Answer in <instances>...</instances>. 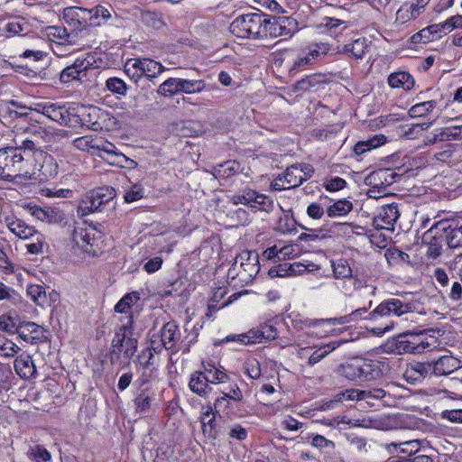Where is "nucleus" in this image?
<instances>
[{
    "label": "nucleus",
    "instance_id": "18",
    "mask_svg": "<svg viewBox=\"0 0 462 462\" xmlns=\"http://www.w3.org/2000/svg\"><path fill=\"white\" fill-rule=\"evenodd\" d=\"M161 341L166 350H171L174 354L182 349L180 346L181 333L179 326L174 321L165 323L160 331Z\"/></svg>",
    "mask_w": 462,
    "mask_h": 462
},
{
    "label": "nucleus",
    "instance_id": "43",
    "mask_svg": "<svg viewBox=\"0 0 462 462\" xmlns=\"http://www.w3.org/2000/svg\"><path fill=\"white\" fill-rule=\"evenodd\" d=\"M437 105L436 100L420 102L409 109L408 115L412 118L426 116L437 107Z\"/></svg>",
    "mask_w": 462,
    "mask_h": 462
},
{
    "label": "nucleus",
    "instance_id": "47",
    "mask_svg": "<svg viewBox=\"0 0 462 462\" xmlns=\"http://www.w3.org/2000/svg\"><path fill=\"white\" fill-rule=\"evenodd\" d=\"M421 13L412 4H403L396 13V20L405 23L410 20L416 19Z\"/></svg>",
    "mask_w": 462,
    "mask_h": 462
},
{
    "label": "nucleus",
    "instance_id": "13",
    "mask_svg": "<svg viewBox=\"0 0 462 462\" xmlns=\"http://www.w3.org/2000/svg\"><path fill=\"white\" fill-rule=\"evenodd\" d=\"M396 173L390 169H379L368 174L365 182L370 186L372 189L370 193L377 191L378 193H384L386 189L395 181Z\"/></svg>",
    "mask_w": 462,
    "mask_h": 462
},
{
    "label": "nucleus",
    "instance_id": "30",
    "mask_svg": "<svg viewBox=\"0 0 462 462\" xmlns=\"http://www.w3.org/2000/svg\"><path fill=\"white\" fill-rule=\"evenodd\" d=\"M328 82V79L325 74H311L297 81L294 86V89L297 91L307 92L311 90L312 88H318L320 85H325Z\"/></svg>",
    "mask_w": 462,
    "mask_h": 462
},
{
    "label": "nucleus",
    "instance_id": "37",
    "mask_svg": "<svg viewBox=\"0 0 462 462\" xmlns=\"http://www.w3.org/2000/svg\"><path fill=\"white\" fill-rule=\"evenodd\" d=\"M202 430L205 435L211 439H217V430L215 423V413L212 407H208L201 417Z\"/></svg>",
    "mask_w": 462,
    "mask_h": 462
},
{
    "label": "nucleus",
    "instance_id": "11",
    "mask_svg": "<svg viewBox=\"0 0 462 462\" xmlns=\"http://www.w3.org/2000/svg\"><path fill=\"white\" fill-rule=\"evenodd\" d=\"M422 243L428 246L427 255L432 259L442 254L445 244L444 236L440 231L439 222H435L423 235Z\"/></svg>",
    "mask_w": 462,
    "mask_h": 462
},
{
    "label": "nucleus",
    "instance_id": "55",
    "mask_svg": "<svg viewBox=\"0 0 462 462\" xmlns=\"http://www.w3.org/2000/svg\"><path fill=\"white\" fill-rule=\"evenodd\" d=\"M19 350L20 347L15 343L0 334V356L13 357Z\"/></svg>",
    "mask_w": 462,
    "mask_h": 462
},
{
    "label": "nucleus",
    "instance_id": "21",
    "mask_svg": "<svg viewBox=\"0 0 462 462\" xmlns=\"http://www.w3.org/2000/svg\"><path fill=\"white\" fill-rule=\"evenodd\" d=\"M241 264V282L248 283L259 273L260 264L258 260V254L255 251H243L240 254Z\"/></svg>",
    "mask_w": 462,
    "mask_h": 462
},
{
    "label": "nucleus",
    "instance_id": "4",
    "mask_svg": "<svg viewBox=\"0 0 462 462\" xmlns=\"http://www.w3.org/2000/svg\"><path fill=\"white\" fill-rule=\"evenodd\" d=\"M337 373L349 381L361 383L377 378L381 374V370L377 365L371 361L355 359L338 365Z\"/></svg>",
    "mask_w": 462,
    "mask_h": 462
},
{
    "label": "nucleus",
    "instance_id": "53",
    "mask_svg": "<svg viewBox=\"0 0 462 462\" xmlns=\"http://www.w3.org/2000/svg\"><path fill=\"white\" fill-rule=\"evenodd\" d=\"M419 446L420 444L418 440H410L401 443L392 442L383 445V447L390 452H392V448H396L397 447H402L400 452L407 454L408 456L415 455L419 450Z\"/></svg>",
    "mask_w": 462,
    "mask_h": 462
},
{
    "label": "nucleus",
    "instance_id": "64",
    "mask_svg": "<svg viewBox=\"0 0 462 462\" xmlns=\"http://www.w3.org/2000/svg\"><path fill=\"white\" fill-rule=\"evenodd\" d=\"M48 35L51 37L53 41L58 40L60 44L69 42V34L64 27L51 26L48 28Z\"/></svg>",
    "mask_w": 462,
    "mask_h": 462
},
{
    "label": "nucleus",
    "instance_id": "54",
    "mask_svg": "<svg viewBox=\"0 0 462 462\" xmlns=\"http://www.w3.org/2000/svg\"><path fill=\"white\" fill-rule=\"evenodd\" d=\"M179 78H170L158 88L157 93L163 97H172L179 93Z\"/></svg>",
    "mask_w": 462,
    "mask_h": 462
},
{
    "label": "nucleus",
    "instance_id": "31",
    "mask_svg": "<svg viewBox=\"0 0 462 462\" xmlns=\"http://www.w3.org/2000/svg\"><path fill=\"white\" fill-rule=\"evenodd\" d=\"M189 387L193 393L199 396H207L212 390L211 386L206 381L202 371H196L191 374Z\"/></svg>",
    "mask_w": 462,
    "mask_h": 462
},
{
    "label": "nucleus",
    "instance_id": "40",
    "mask_svg": "<svg viewBox=\"0 0 462 462\" xmlns=\"http://www.w3.org/2000/svg\"><path fill=\"white\" fill-rule=\"evenodd\" d=\"M153 397L149 393L148 389H140L133 400L135 411L144 413L151 410Z\"/></svg>",
    "mask_w": 462,
    "mask_h": 462
},
{
    "label": "nucleus",
    "instance_id": "56",
    "mask_svg": "<svg viewBox=\"0 0 462 462\" xmlns=\"http://www.w3.org/2000/svg\"><path fill=\"white\" fill-rule=\"evenodd\" d=\"M14 149H17V152H23V153L22 154L29 158L42 155V152L38 150L34 142L30 139L23 140L21 144L17 147H14Z\"/></svg>",
    "mask_w": 462,
    "mask_h": 462
},
{
    "label": "nucleus",
    "instance_id": "46",
    "mask_svg": "<svg viewBox=\"0 0 462 462\" xmlns=\"http://www.w3.org/2000/svg\"><path fill=\"white\" fill-rule=\"evenodd\" d=\"M331 267L333 270V276L337 280L353 277L352 269L345 259L331 261Z\"/></svg>",
    "mask_w": 462,
    "mask_h": 462
},
{
    "label": "nucleus",
    "instance_id": "39",
    "mask_svg": "<svg viewBox=\"0 0 462 462\" xmlns=\"http://www.w3.org/2000/svg\"><path fill=\"white\" fill-rule=\"evenodd\" d=\"M386 137L383 134H377L365 141H360L354 146V152L357 155H361L372 149L377 148L385 143Z\"/></svg>",
    "mask_w": 462,
    "mask_h": 462
},
{
    "label": "nucleus",
    "instance_id": "51",
    "mask_svg": "<svg viewBox=\"0 0 462 462\" xmlns=\"http://www.w3.org/2000/svg\"><path fill=\"white\" fill-rule=\"evenodd\" d=\"M27 457L33 462H50L51 459V453L42 445L30 447Z\"/></svg>",
    "mask_w": 462,
    "mask_h": 462
},
{
    "label": "nucleus",
    "instance_id": "26",
    "mask_svg": "<svg viewBox=\"0 0 462 462\" xmlns=\"http://www.w3.org/2000/svg\"><path fill=\"white\" fill-rule=\"evenodd\" d=\"M326 55L325 51H320L319 46H315L312 49H310L308 52L300 53L293 61L292 66L290 69V73L291 75L297 73L300 69H303L307 66L313 64L319 59L324 57Z\"/></svg>",
    "mask_w": 462,
    "mask_h": 462
},
{
    "label": "nucleus",
    "instance_id": "14",
    "mask_svg": "<svg viewBox=\"0 0 462 462\" xmlns=\"http://www.w3.org/2000/svg\"><path fill=\"white\" fill-rule=\"evenodd\" d=\"M432 376H448L462 368V361L452 355H443L430 360Z\"/></svg>",
    "mask_w": 462,
    "mask_h": 462
},
{
    "label": "nucleus",
    "instance_id": "60",
    "mask_svg": "<svg viewBox=\"0 0 462 462\" xmlns=\"http://www.w3.org/2000/svg\"><path fill=\"white\" fill-rule=\"evenodd\" d=\"M384 256L390 264L405 263L409 260V254L396 247H390L385 250Z\"/></svg>",
    "mask_w": 462,
    "mask_h": 462
},
{
    "label": "nucleus",
    "instance_id": "15",
    "mask_svg": "<svg viewBox=\"0 0 462 462\" xmlns=\"http://www.w3.org/2000/svg\"><path fill=\"white\" fill-rule=\"evenodd\" d=\"M400 217L396 203L382 206L376 216L373 218V226L376 229L393 230V226Z\"/></svg>",
    "mask_w": 462,
    "mask_h": 462
},
{
    "label": "nucleus",
    "instance_id": "52",
    "mask_svg": "<svg viewBox=\"0 0 462 462\" xmlns=\"http://www.w3.org/2000/svg\"><path fill=\"white\" fill-rule=\"evenodd\" d=\"M134 362L136 366H142L144 369L158 365L159 363L155 355L152 352V349H148L147 347L142 350Z\"/></svg>",
    "mask_w": 462,
    "mask_h": 462
},
{
    "label": "nucleus",
    "instance_id": "38",
    "mask_svg": "<svg viewBox=\"0 0 462 462\" xmlns=\"http://www.w3.org/2000/svg\"><path fill=\"white\" fill-rule=\"evenodd\" d=\"M202 373L210 386L211 384H225L229 380V377L226 373L219 370L213 365L204 366Z\"/></svg>",
    "mask_w": 462,
    "mask_h": 462
},
{
    "label": "nucleus",
    "instance_id": "63",
    "mask_svg": "<svg viewBox=\"0 0 462 462\" xmlns=\"http://www.w3.org/2000/svg\"><path fill=\"white\" fill-rule=\"evenodd\" d=\"M440 139H444V141L462 140V125L440 128Z\"/></svg>",
    "mask_w": 462,
    "mask_h": 462
},
{
    "label": "nucleus",
    "instance_id": "29",
    "mask_svg": "<svg viewBox=\"0 0 462 462\" xmlns=\"http://www.w3.org/2000/svg\"><path fill=\"white\" fill-rule=\"evenodd\" d=\"M368 48L369 44L367 40L364 37H360L350 43L344 44L339 49V52L346 54L356 60H360L364 58Z\"/></svg>",
    "mask_w": 462,
    "mask_h": 462
},
{
    "label": "nucleus",
    "instance_id": "28",
    "mask_svg": "<svg viewBox=\"0 0 462 462\" xmlns=\"http://www.w3.org/2000/svg\"><path fill=\"white\" fill-rule=\"evenodd\" d=\"M220 392L224 394L222 397L217 398L215 402V409L217 411L222 407L228 405V400L234 402H241L243 400V393L239 386L233 383H229L227 386H224L220 389Z\"/></svg>",
    "mask_w": 462,
    "mask_h": 462
},
{
    "label": "nucleus",
    "instance_id": "44",
    "mask_svg": "<svg viewBox=\"0 0 462 462\" xmlns=\"http://www.w3.org/2000/svg\"><path fill=\"white\" fill-rule=\"evenodd\" d=\"M106 88L116 95L117 98H121L126 96L129 86L123 79L117 77H111L106 81Z\"/></svg>",
    "mask_w": 462,
    "mask_h": 462
},
{
    "label": "nucleus",
    "instance_id": "20",
    "mask_svg": "<svg viewBox=\"0 0 462 462\" xmlns=\"http://www.w3.org/2000/svg\"><path fill=\"white\" fill-rule=\"evenodd\" d=\"M91 62L85 58H78L71 65L67 66L60 74V80L63 84H69L74 80H82L87 76V70Z\"/></svg>",
    "mask_w": 462,
    "mask_h": 462
},
{
    "label": "nucleus",
    "instance_id": "62",
    "mask_svg": "<svg viewBox=\"0 0 462 462\" xmlns=\"http://www.w3.org/2000/svg\"><path fill=\"white\" fill-rule=\"evenodd\" d=\"M139 299L140 297L137 292L127 293L116 304L115 310L119 313H125Z\"/></svg>",
    "mask_w": 462,
    "mask_h": 462
},
{
    "label": "nucleus",
    "instance_id": "12",
    "mask_svg": "<svg viewBox=\"0 0 462 462\" xmlns=\"http://www.w3.org/2000/svg\"><path fill=\"white\" fill-rule=\"evenodd\" d=\"M17 149L5 147L0 149V179L14 181L16 171L21 168L17 167L20 161H15Z\"/></svg>",
    "mask_w": 462,
    "mask_h": 462
},
{
    "label": "nucleus",
    "instance_id": "57",
    "mask_svg": "<svg viewBox=\"0 0 462 462\" xmlns=\"http://www.w3.org/2000/svg\"><path fill=\"white\" fill-rule=\"evenodd\" d=\"M359 283L360 281L358 278L350 277L347 279H341V282L336 283V286L346 297H350Z\"/></svg>",
    "mask_w": 462,
    "mask_h": 462
},
{
    "label": "nucleus",
    "instance_id": "24",
    "mask_svg": "<svg viewBox=\"0 0 462 462\" xmlns=\"http://www.w3.org/2000/svg\"><path fill=\"white\" fill-rule=\"evenodd\" d=\"M14 371L22 380H31L37 376V369L32 356L22 354L14 362Z\"/></svg>",
    "mask_w": 462,
    "mask_h": 462
},
{
    "label": "nucleus",
    "instance_id": "23",
    "mask_svg": "<svg viewBox=\"0 0 462 462\" xmlns=\"http://www.w3.org/2000/svg\"><path fill=\"white\" fill-rule=\"evenodd\" d=\"M30 212L38 220L48 224H60L65 220V214L58 208L32 206Z\"/></svg>",
    "mask_w": 462,
    "mask_h": 462
},
{
    "label": "nucleus",
    "instance_id": "48",
    "mask_svg": "<svg viewBox=\"0 0 462 462\" xmlns=\"http://www.w3.org/2000/svg\"><path fill=\"white\" fill-rule=\"evenodd\" d=\"M258 192L254 189L245 188L230 197V200L233 204H243L245 206H249L252 204L253 199L257 198Z\"/></svg>",
    "mask_w": 462,
    "mask_h": 462
},
{
    "label": "nucleus",
    "instance_id": "45",
    "mask_svg": "<svg viewBox=\"0 0 462 462\" xmlns=\"http://www.w3.org/2000/svg\"><path fill=\"white\" fill-rule=\"evenodd\" d=\"M142 59H128L124 70L130 79L137 83L142 78Z\"/></svg>",
    "mask_w": 462,
    "mask_h": 462
},
{
    "label": "nucleus",
    "instance_id": "5",
    "mask_svg": "<svg viewBox=\"0 0 462 462\" xmlns=\"http://www.w3.org/2000/svg\"><path fill=\"white\" fill-rule=\"evenodd\" d=\"M32 109L60 125L69 127L74 125L76 114L74 112V104L41 102L35 103Z\"/></svg>",
    "mask_w": 462,
    "mask_h": 462
},
{
    "label": "nucleus",
    "instance_id": "42",
    "mask_svg": "<svg viewBox=\"0 0 462 462\" xmlns=\"http://www.w3.org/2000/svg\"><path fill=\"white\" fill-rule=\"evenodd\" d=\"M353 208V204L347 199H339L328 206L327 214L329 217H344Z\"/></svg>",
    "mask_w": 462,
    "mask_h": 462
},
{
    "label": "nucleus",
    "instance_id": "22",
    "mask_svg": "<svg viewBox=\"0 0 462 462\" xmlns=\"http://www.w3.org/2000/svg\"><path fill=\"white\" fill-rule=\"evenodd\" d=\"M402 376L410 384L421 383L426 377L432 376L430 361L408 364Z\"/></svg>",
    "mask_w": 462,
    "mask_h": 462
},
{
    "label": "nucleus",
    "instance_id": "36",
    "mask_svg": "<svg viewBox=\"0 0 462 462\" xmlns=\"http://www.w3.org/2000/svg\"><path fill=\"white\" fill-rule=\"evenodd\" d=\"M241 165L236 161H226L214 167V175L216 178L227 180L228 178L238 173Z\"/></svg>",
    "mask_w": 462,
    "mask_h": 462
},
{
    "label": "nucleus",
    "instance_id": "16",
    "mask_svg": "<svg viewBox=\"0 0 462 462\" xmlns=\"http://www.w3.org/2000/svg\"><path fill=\"white\" fill-rule=\"evenodd\" d=\"M116 194V189L112 187H99L87 194L84 203L88 211L95 212L112 200Z\"/></svg>",
    "mask_w": 462,
    "mask_h": 462
},
{
    "label": "nucleus",
    "instance_id": "49",
    "mask_svg": "<svg viewBox=\"0 0 462 462\" xmlns=\"http://www.w3.org/2000/svg\"><path fill=\"white\" fill-rule=\"evenodd\" d=\"M27 295L39 306H44L47 303L46 291L43 286L39 284L28 285Z\"/></svg>",
    "mask_w": 462,
    "mask_h": 462
},
{
    "label": "nucleus",
    "instance_id": "34",
    "mask_svg": "<svg viewBox=\"0 0 462 462\" xmlns=\"http://www.w3.org/2000/svg\"><path fill=\"white\" fill-rule=\"evenodd\" d=\"M72 240L79 247L87 253H90V248L95 242L92 231L85 228L75 229L72 234Z\"/></svg>",
    "mask_w": 462,
    "mask_h": 462
},
{
    "label": "nucleus",
    "instance_id": "41",
    "mask_svg": "<svg viewBox=\"0 0 462 462\" xmlns=\"http://www.w3.org/2000/svg\"><path fill=\"white\" fill-rule=\"evenodd\" d=\"M179 93L196 94L206 89L207 84L204 80L186 79L179 78Z\"/></svg>",
    "mask_w": 462,
    "mask_h": 462
},
{
    "label": "nucleus",
    "instance_id": "1",
    "mask_svg": "<svg viewBox=\"0 0 462 462\" xmlns=\"http://www.w3.org/2000/svg\"><path fill=\"white\" fill-rule=\"evenodd\" d=\"M429 332H437L440 335L441 330L439 328H429L418 333L408 331L399 334L389 339L385 344L387 352L395 355H420L427 350L434 348L436 346L437 339L434 337H430L431 341H430L427 337V334Z\"/></svg>",
    "mask_w": 462,
    "mask_h": 462
},
{
    "label": "nucleus",
    "instance_id": "59",
    "mask_svg": "<svg viewBox=\"0 0 462 462\" xmlns=\"http://www.w3.org/2000/svg\"><path fill=\"white\" fill-rule=\"evenodd\" d=\"M141 21L148 27L159 30L164 26V23L156 13L145 11L141 14Z\"/></svg>",
    "mask_w": 462,
    "mask_h": 462
},
{
    "label": "nucleus",
    "instance_id": "33",
    "mask_svg": "<svg viewBox=\"0 0 462 462\" xmlns=\"http://www.w3.org/2000/svg\"><path fill=\"white\" fill-rule=\"evenodd\" d=\"M142 74L143 77H145L147 80L151 81L153 85L156 83L154 79L160 76L163 71L166 70V68L162 66L160 62L155 61L151 59H142Z\"/></svg>",
    "mask_w": 462,
    "mask_h": 462
},
{
    "label": "nucleus",
    "instance_id": "9",
    "mask_svg": "<svg viewBox=\"0 0 462 462\" xmlns=\"http://www.w3.org/2000/svg\"><path fill=\"white\" fill-rule=\"evenodd\" d=\"M314 168L309 163H294L286 168L282 173L287 188L294 189L312 177Z\"/></svg>",
    "mask_w": 462,
    "mask_h": 462
},
{
    "label": "nucleus",
    "instance_id": "58",
    "mask_svg": "<svg viewBox=\"0 0 462 462\" xmlns=\"http://www.w3.org/2000/svg\"><path fill=\"white\" fill-rule=\"evenodd\" d=\"M248 207L254 208V210L269 212L273 208V201L270 197L258 193L257 198L253 199L252 204H250Z\"/></svg>",
    "mask_w": 462,
    "mask_h": 462
},
{
    "label": "nucleus",
    "instance_id": "2",
    "mask_svg": "<svg viewBox=\"0 0 462 462\" xmlns=\"http://www.w3.org/2000/svg\"><path fill=\"white\" fill-rule=\"evenodd\" d=\"M137 346L138 341L133 337L132 319H129L119 328L112 339L108 354L110 363L119 365L123 368L128 366L137 351Z\"/></svg>",
    "mask_w": 462,
    "mask_h": 462
},
{
    "label": "nucleus",
    "instance_id": "61",
    "mask_svg": "<svg viewBox=\"0 0 462 462\" xmlns=\"http://www.w3.org/2000/svg\"><path fill=\"white\" fill-rule=\"evenodd\" d=\"M0 300H7L14 305L21 303L22 298L13 288L0 282Z\"/></svg>",
    "mask_w": 462,
    "mask_h": 462
},
{
    "label": "nucleus",
    "instance_id": "19",
    "mask_svg": "<svg viewBox=\"0 0 462 462\" xmlns=\"http://www.w3.org/2000/svg\"><path fill=\"white\" fill-rule=\"evenodd\" d=\"M17 335L23 341L31 345H38L48 340L45 329L34 322L20 323Z\"/></svg>",
    "mask_w": 462,
    "mask_h": 462
},
{
    "label": "nucleus",
    "instance_id": "8",
    "mask_svg": "<svg viewBox=\"0 0 462 462\" xmlns=\"http://www.w3.org/2000/svg\"><path fill=\"white\" fill-rule=\"evenodd\" d=\"M297 28V22L293 18L287 16L274 17L266 14V38L291 37Z\"/></svg>",
    "mask_w": 462,
    "mask_h": 462
},
{
    "label": "nucleus",
    "instance_id": "10",
    "mask_svg": "<svg viewBox=\"0 0 462 462\" xmlns=\"http://www.w3.org/2000/svg\"><path fill=\"white\" fill-rule=\"evenodd\" d=\"M75 122L81 124L93 130H97L100 127L99 119L104 114L101 108L95 106H79L74 104Z\"/></svg>",
    "mask_w": 462,
    "mask_h": 462
},
{
    "label": "nucleus",
    "instance_id": "6",
    "mask_svg": "<svg viewBox=\"0 0 462 462\" xmlns=\"http://www.w3.org/2000/svg\"><path fill=\"white\" fill-rule=\"evenodd\" d=\"M278 333L276 328L272 324H263L254 328L244 334L229 335L221 339L220 344L236 342L241 346L259 344L264 341L273 340Z\"/></svg>",
    "mask_w": 462,
    "mask_h": 462
},
{
    "label": "nucleus",
    "instance_id": "35",
    "mask_svg": "<svg viewBox=\"0 0 462 462\" xmlns=\"http://www.w3.org/2000/svg\"><path fill=\"white\" fill-rule=\"evenodd\" d=\"M346 341L339 340V341H331L328 344H324L317 348L309 357L308 364L311 366L320 362L327 356H328L331 352L339 347L342 344Z\"/></svg>",
    "mask_w": 462,
    "mask_h": 462
},
{
    "label": "nucleus",
    "instance_id": "17",
    "mask_svg": "<svg viewBox=\"0 0 462 462\" xmlns=\"http://www.w3.org/2000/svg\"><path fill=\"white\" fill-rule=\"evenodd\" d=\"M440 231L444 236L445 244L448 248L462 246V226L455 219L439 220Z\"/></svg>",
    "mask_w": 462,
    "mask_h": 462
},
{
    "label": "nucleus",
    "instance_id": "27",
    "mask_svg": "<svg viewBox=\"0 0 462 462\" xmlns=\"http://www.w3.org/2000/svg\"><path fill=\"white\" fill-rule=\"evenodd\" d=\"M5 223L9 230L21 239L31 238L36 233L32 226H28L24 221L13 216L6 217Z\"/></svg>",
    "mask_w": 462,
    "mask_h": 462
},
{
    "label": "nucleus",
    "instance_id": "25",
    "mask_svg": "<svg viewBox=\"0 0 462 462\" xmlns=\"http://www.w3.org/2000/svg\"><path fill=\"white\" fill-rule=\"evenodd\" d=\"M15 161H20L21 162H17L19 168L21 170L16 171L15 180H37L40 178V175L37 174L36 164H33L32 162V158L25 157L22 154V152H16Z\"/></svg>",
    "mask_w": 462,
    "mask_h": 462
},
{
    "label": "nucleus",
    "instance_id": "3",
    "mask_svg": "<svg viewBox=\"0 0 462 462\" xmlns=\"http://www.w3.org/2000/svg\"><path fill=\"white\" fill-rule=\"evenodd\" d=\"M266 14L263 13H250L236 17L229 25L232 34L242 39L266 38Z\"/></svg>",
    "mask_w": 462,
    "mask_h": 462
},
{
    "label": "nucleus",
    "instance_id": "32",
    "mask_svg": "<svg viewBox=\"0 0 462 462\" xmlns=\"http://www.w3.org/2000/svg\"><path fill=\"white\" fill-rule=\"evenodd\" d=\"M388 84L393 88H402L404 90H411L415 84L413 77L406 71L392 73L388 77Z\"/></svg>",
    "mask_w": 462,
    "mask_h": 462
},
{
    "label": "nucleus",
    "instance_id": "7",
    "mask_svg": "<svg viewBox=\"0 0 462 462\" xmlns=\"http://www.w3.org/2000/svg\"><path fill=\"white\" fill-rule=\"evenodd\" d=\"M413 305L398 298H390L383 300L374 310L364 318L365 320L376 322L381 318L401 317L412 312Z\"/></svg>",
    "mask_w": 462,
    "mask_h": 462
},
{
    "label": "nucleus",
    "instance_id": "50",
    "mask_svg": "<svg viewBox=\"0 0 462 462\" xmlns=\"http://www.w3.org/2000/svg\"><path fill=\"white\" fill-rule=\"evenodd\" d=\"M386 394V391L383 388L364 389L362 390L361 399L372 407L374 405V401L383 400Z\"/></svg>",
    "mask_w": 462,
    "mask_h": 462
}]
</instances>
